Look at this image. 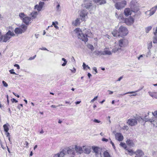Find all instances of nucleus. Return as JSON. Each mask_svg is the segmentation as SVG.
<instances>
[{
	"label": "nucleus",
	"instance_id": "obj_16",
	"mask_svg": "<svg viewBox=\"0 0 157 157\" xmlns=\"http://www.w3.org/2000/svg\"><path fill=\"white\" fill-rule=\"evenodd\" d=\"M83 152H84V153L87 154H89L90 153V147L86 146H83Z\"/></svg>",
	"mask_w": 157,
	"mask_h": 157
},
{
	"label": "nucleus",
	"instance_id": "obj_4",
	"mask_svg": "<svg viewBox=\"0 0 157 157\" xmlns=\"http://www.w3.org/2000/svg\"><path fill=\"white\" fill-rule=\"evenodd\" d=\"M15 35L13 32L9 30L5 34L2 35L1 42H6L11 38V36H14Z\"/></svg>",
	"mask_w": 157,
	"mask_h": 157
},
{
	"label": "nucleus",
	"instance_id": "obj_19",
	"mask_svg": "<svg viewBox=\"0 0 157 157\" xmlns=\"http://www.w3.org/2000/svg\"><path fill=\"white\" fill-rule=\"evenodd\" d=\"M141 90V89H139V90L135 91H131V92H128L127 93L122 94H121L120 95H124L126 94H132V95L133 96H136L137 95V94L136 93V92H138L139 91H140Z\"/></svg>",
	"mask_w": 157,
	"mask_h": 157
},
{
	"label": "nucleus",
	"instance_id": "obj_35",
	"mask_svg": "<svg viewBox=\"0 0 157 157\" xmlns=\"http://www.w3.org/2000/svg\"><path fill=\"white\" fill-rule=\"evenodd\" d=\"M152 27L151 26H149L146 27L145 29V31L146 33H148L151 30Z\"/></svg>",
	"mask_w": 157,
	"mask_h": 157
},
{
	"label": "nucleus",
	"instance_id": "obj_64",
	"mask_svg": "<svg viewBox=\"0 0 157 157\" xmlns=\"http://www.w3.org/2000/svg\"><path fill=\"white\" fill-rule=\"evenodd\" d=\"M40 49L43 50H47L48 51L47 49L45 47H43L41 48H40Z\"/></svg>",
	"mask_w": 157,
	"mask_h": 157
},
{
	"label": "nucleus",
	"instance_id": "obj_2",
	"mask_svg": "<svg viewBox=\"0 0 157 157\" xmlns=\"http://www.w3.org/2000/svg\"><path fill=\"white\" fill-rule=\"evenodd\" d=\"M74 32L79 39L82 40V41H84L85 42L88 41V39L87 34H84L83 33H82L80 28L76 29H75Z\"/></svg>",
	"mask_w": 157,
	"mask_h": 157
},
{
	"label": "nucleus",
	"instance_id": "obj_52",
	"mask_svg": "<svg viewBox=\"0 0 157 157\" xmlns=\"http://www.w3.org/2000/svg\"><path fill=\"white\" fill-rule=\"evenodd\" d=\"M151 55V52L150 50L146 54V56L147 57H149Z\"/></svg>",
	"mask_w": 157,
	"mask_h": 157
},
{
	"label": "nucleus",
	"instance_id": "obj_63",
	"mask_svg": "<svg viewBox=\"0 0 157 157\" xmlns=\"http://www.w3.org/2000/svg\"><path fill=\"white\" fill-rule=\"evenodd\" d=\"M2 34L1 32L0 31V42H1L2 39Z\"/></svg>",
	"mask_w": 157,
	"mask_h": 157
},
{
	"label": "nucleus",
	"instance_id": "obj_55",
	"mask_svg": "<svg viewBox=\"0 0 157 157\" xmlns=\"http://www.w3.org/2000/svg\"><path fill=\"white\" fill-rule=\"evenodd\" d=\"M36 55H35L33 57H31L29 58V60H31L34 59L36 57Z\"/></svg>",
	"mask_w": 157,
	"mask_h": 157
},
{
	"label": "nucleus",
	"instance_id": "obj_47",
	"mask_svg": "<svg viewBox=\"0 0 157 157\" xmlns=\"http://www.w3.org/2000/svg\"><path fill=\"white\" fill-rule=\"evenodd\" d=\"M13 71H14L13 69H10L9 71V72L11 74H15V75H18V74H17V73H16L15 72Z\"/></svg>",
	"mask_w": 157,
	"mask_h": 157
},
{
	"label": "nucleus",
	"instance_id": "obj_21",
	"mask_svg": "<svg viewBox=\"0 0 157 157\" xmlns=\"http://www.w3.org/2000/svg\"><path fill=\"white\" fill-rule=\"evenodd\" d=\"M14 32L16 34H19L22 33L23 30L22 29L20 28H17L15 29Z\"/></svg>",
	"mask_w": 157,
	"mask_h": 157
},
{
	"label": "nucleus",
	"instance_id": "obj_45",
	"mask_svg": "<svg viewBox=\"0 0 157 157\" xmlns=\"http://www.w3.org/2000/svg\"><path fill=\"white\" fill-rule=\"evenodd\" d=\"M127 152H128L129 153L130 155H132L134 153L133 151L132 150H128V149H127Z\"/></svg>",
	"mask_w": 157,
	"mask_h": 157
},
{
	"label": "nucleus",
	"instance_id": "obj_37",
	"mask_svg": "<svg viewBox=\"0 0 157 157\" xmlns=\"http://www.w3.org/2000/svg\"><path fill=\"white\" fill-rule=\"evenodd\" d=\"M62 60L64 61V63L62 64V65L63 66H65L67 63V61L64 58H62Z\"/></svg>",
	"mask_w": 157,
	"mask_h": 157
},
{
	"label": "nucleus",
	"instance_id": "obj_1",
	"mask_svg": "<svg viewBox=\"0 0 157 157\" xmlns=\"http://www.w3.org/2000/svg\"><path fill=\"white\" fill-rule=\"evenodd\" d=\"M128 33V30L125 27L121 26L118 29H115L112 32L113 36L114 37H123L126 36Z\"/></svg>",
	"mask_w": 157,
	"mask_h": 157
},
{
	"label": "nucleus",
	"instance_id": "obj_56",
	"mask_svg": "<svg viewBox=\"0 0 157 157\" xmlns=\"http://www.w3.org/2000/svg\"><path fill=\"white\" fill-rule=\"evenodd\" d=\"M97 69H93L92 71L94 75H95L96 73H98V71H97Z\"/></svg>",
	"mask_w": 157,
	"mask_h": 157
},
{
	"label": "nucleus",
	"instance_id": "obj_26",
	"mask_svg": "<svg viewBox=\"0 0 157 157\" xmlns=\"http://www.w3.org/2000/svg\"><path fill=\"white\" fill-rule=\"evenodd\" d=\"M103 55H111L112 54L111 52L109 50H104L103 51Z\"/></svg>",
	"mask_w": 157,
	"mask_h": 157
},
{
	"label": "nucleus",
	"instance_id": "obj_15",
	"mask_svg": "<svg viewBox=\"0 0 157 157\" xmlns=\"http://www.w3.org/2000/svg\"><path fill=\"white\" fill-rule=\"evenodd\" d=\"M75 150L77 152H78L80 154H81L83 152V147H82L80 146L75 145Z\"/></svg>",
	"mask_w": 157,
	"mask_h": 157
},
{
	"label": "nucleus",
	"instance_id": "obj_5",
	"mask_svg": "<svg viewBox=\"0 0 157 157\" xmlns=\"http://www.w3.org/2000/svg\"><path fill=\"white\" fill-rule=\"evenodd\" d=\"M130 7L132 9V11L136 12L139 10V5L136 0H132L130 3Z\"/></svg>",
	"mask_w": 157,
	"mask_h": 157
},
{
	"label": "nucleus",
	"instance_id": "obj_8",
	"mask_svg": "<svg viewBox=\"0 0 157 157\" xmlns=\"http://www.w3.org/2000/svg\"><path fill=\"white\" fill-rule=\"evenodd\" d=\"M87 12L84 10H81L80 13V16L81 17L82 21H85V18H87Z\"/></svg>",
	"mask_w": 157,
	"mask_h": 157
},
{
	"label": "nucleus",
	"instance_id": "obj_59",
	"mask_svg": "<svg viewBox=\"0 0 157 157\" xmlns=\"http://www.w3.org/2000/svg\"><path fill=\"white\" fill-rule=\"evenodd\" d=\"M11 101H12V102L13 103V102H15L16 103L17 102H18V101L16 100L14 98H12L11 99Z\"/></svg>",
	"mask_w": 157,
	"mask_h": 157
},
{
	"label": "nucleus",
	"instance_id": "obj_43",
	"mask_svg": "<svg viewBox=\"0 0 157 157\" xmlns=\"http://www.w3.org/2000/svg\"><path fill=\"white\" fill-rule=\"evenodd\" d=\"M152 113L155 118H157V111H155L154 112H152Z\"/></svg>",
	"mask_w": 157,
	"mask_h": 157
},
{
	"label": "nucleus",
	"instance_id": "obj_39",
	"mask_svg": "<svg viewBox=\"0 0 157 157\" xmlns=\"http://www.w3.org/2000/svg\"><path fill=\"white\" fill-rule=\"evenodd\" d=\"M120 145L121 147H122L125 149H126L127 148V146L125 143H121Z\"/></svg>",
	"mask_w": 157,
	"mask_h": 157
},
{
	"label": "nucleus",
	"instance_id": "obj_23",
	"mask_svg": "<svg viewBox=\"0 0 157 157\" xmlns=\"http://www.w3.org/2000/svg\"><path fill=\"white\" fill-rule=\"evenodd\" d=\"M127 21H128L129 22L128 24H132L134 22V19L132 17H131L128 19H126L125 20V22H126Z\"/></svg>",
	"mask_w": 157,
	"mask_h": 157
},
{
	"label": "nucleus",
	"instance_id": "obj_31",
	"mask_svg": "<svg viewBox=\"0 0 157 157\" xmlns=\"http://www.w3.org/2000/svg\"><path fill=\"white\" fill-rule=\"evenodd\" d=\"M153 40V42L154 44L157 43V35H154Z\"/></svg>",
	"mask_w": 157,
	"mask_h": 157
},
{
	"label": "nucleus",
	"instance_id": "obj_62",
	"mask_svg": "<svg viewBox=\"0 0 157 157\" xmlns=\"http://www.w3.org/2000/svg\"><path fill=\"white\" fill-rule=\"evenodd\" d=\"M14 66L17 67V69H20V66L18 64H15L14 65Z\"/></svg>",
	"mask_w": 157,
	"mask_h": 157
},
{
	"label": "nucleus",
	"instance_id": "obj_38",
	"mask_svg": "<svg viewBox=\"0 0 157 157\" xmlns=\"http://www.w3.org/2000/svg\"><path fill=\"white\" fill-rule=\"evenodd\" d=\"M88 47L92 51H93L94 49V46L91 44H89L88 45Z\"/></svg>",
	"mask_w": 157,
	"mask_h": 157
},
{
	"label": "nucleus",
	"instance_id": "obj_51",
	"mask_svg": "<svg viewBox=\"0 0 157 157\" xmlns=\"http://www.w3.org/2000/svg\"><path fill=\"white\" fill-rule=\"evenodd\" d=\"M153 29L154 30V32L153 33L154 35H157V27L155 29Z\"/></svg>",
	"mask_w": 157,
	"mask_h": 157
},
{
	"label": "nucleus",
	"instance_id": "obj_12",
	"mask_svg": "<svg viewBox=\"0 0 157 157\" xmlns=\"http://www.w3.org/2000/svg\"><path fill=\"white\" fill-rule=\"evenodd\" d=\"M115 139L119 141H122L123 140V136L120 133H117L115 134Z\"/></svg>",
	"mask_w": 157,
	"mask_h": 157
},
{
	"label": "nucleus",
	"instance_id": "obj_27",
	"mask_svg": "<svg viewBox=\"0 0 157 157\" xmlns=\"http://www.w3.org/2000/svg\"><path fill=\"white\" fill-rule=\"evenodd\" d=\"M38 14V12L36 11L32 12L30 14L31 16L33 17V18H35Z\"/></svg>",
	"mask_w": 157,
	"mask_h": 157
},
{
	"label": "nucleus",
	"instance_id": "obj_34",
	"mask_svg": "<svg viewBox=\"0 0 157 157\" xmlns=\"http://www.w3.org/2000/svg\"><path fill=\"white\" fill-rule=\"evenodd\" d=\"M42 8L39 6L38 5H36L35 6V9H36L39 11H40Z\"/></svg>",
	"mask_w": 157,
	"mask_h": 157
},
{
	"label": "nucleus",
	"instance_id": "obj_18",
	"mask_svg": "<svg viewBox=\"0 0 157 157\" xmlns=\"http://www.w3.org/2000/svg\"><path fill=\"white\" fill-rule=\"evenodd\" d=\"M132 10L131 11L130 9L129 8H126L124 10V13L125 15L126 16H128L129 15H131V14Z\"/></svg>",
	"mask_w": 157,
	"mask_h": 157
},
{
	"label": "nucleus",
	"instance_id": "obj_7",
	"mask_svg": "<svg viewBox=\"0 0 157 157\" xmlns=\"http://www.w3.org/2000/svg\"><path fill=\"white\" fill-rule=\"evenodd\" d=\"M75 148L72 147L64 148V151L66 152V154L67 153L71 156H74L75 155Z\"/></svg>",
	"mask_w": 157,
	"mask_h": 157
},
{
	"label": "nucleus",
	"instance_id": "obj_13",
	"mask_svg": "<svg viewBox=\"0 0 157 157\" xmlns=\"http://www.w3.org/2000/svg\"><path fill=\"white\" fill-rule=\"evenodd\" d=\"M66 154V152L64 151V149L62 151L60 152L57 154L55 155L54 157H64V155Z\"/></svg>",
	"mask_w": 157,
	"mask_h": 157
},
{
	"label": "nucleus",
	"instance_id": "obj_25",
	"mask_svg": "<svg viewBox=\"0 0 157 157\" xmlns=\"http://www.w3.org/2000/svg\"><path fill=\"white\" fill-rule=\"evenodd\" d=\"M8 126H9V125L8 123L5 124L3 125V127L5 131L6 132H8V131L9 129L8 127Z\"/></svg>",
	"mask_w": 157,
	"mask_h": 157
},
{
	"label": "nucleus",
	"instance_id": "obj_54",
	"mask_svg": "<svg viewBox=\"0 0 157 157\" xmlns=\"http://www.w3.org/2000/svg\"><path fill=\"white\" fill-rule=\"evenodd\" d=\"M118 18L119 19H123L124 17L122 14H120V15L118 17Z\"/></svg>",
	"mask_w": 157,
	"mask_h": 157
},
{
	"label": "nucleus",
	"instance_id": "obj_57",
	"mask_svg": "<svg viewBox=\"0 0 157 157\" xmlns=\"http://www.w3.org/2000/svg\"><path fill=\"white\" fill-rule=\"evenodd\" d=\"M52 25H53L54 27L56 29L58 28V27L55 24V23L54 22H52Z\"/></svg>",
	"mask_w": 157,
	"mask_h": 157
},
{
	"label": "nucleus",
	"instance_id": "obj_60",
	"mask_svg": "<svg viewBox=\"0 0 157 157\" xmlns=\"http://www.w3.org/2000/svg\"><path fill=\"white\" fill-rule=\"evenodd\" d=\"M98 98V96H97L95 97L94 99H92L91 101V102H93L94 101H95V100H96L97 98Z\"/></svg>",
	"mask_w": 157,
	"mask_h": 157
},
{
	"label": "nucleus",
	"instance_id": "obj_10",
	"mask_svg": "<svg viewBox=\"0 0 157 157\" xmlns=\"http://www.w3.org/2000/svg\"><path fill=\"white\" fill-rule=\"evenodd\" d=\"M127 122L129 125L132 126L137 124V121L136 119L131 118L128 120Z\"/></svg>",
	"mask_w": 157,
	"mask_h": 157
},
{
	"label": "nucleus",
	"instance_id": "obj_42",
	"mask_svg": "<svg viewBox=\"0 0 157 157\" xmlns=\"http://www.w3.org/2000/svg\"><path fill=\"white\" fill-rule=\"evenodd\" d=\"M82 66L83 67V69H85V68L87 67V69H90V67L88 65H86L84 63H83Z\"/></svg>",
	"mask_w": 157,
	"mask_h": 157
},
{
	"label": "nucleus",
	"instance_id": "obj_17",
	"mask_svg": "<svg viewBox=\"0 0 157 157\" xmlns=\"http://www.w3.org/2000/svg\"><path fill=\"white\" fill-rule=\"evenodd\" d=\"M31 18L28 17H25L23 18V21L26 25H28L29 22L31 21Z\"/></svg>",
	"mask_w": 157,
	"mask_h": 157
},
{
	"label": "nucleus",
	"instance_id": "obj_29",
	"mask_svg": "<svg viewBox=\"0 0 157 157\" xmlns=\"http://www.w3.org/2000/svg\"><path fill=\"white\" fill-rule=\"evenodd\" d=\"M124 40H120L119 41V46L120 48L124 46Z\"/></svg>",
	"mask_w": 157,
	"mask_h": 157
},
{
	"label": "nucleus",
	"instance_id": "obj_49",
	"mask_svg": "<svg viewBox=\"0 0 157 157\" xmlns=\"http://www.w3.org/2000/svg\"><path fill=\"white\" fill-rule=\"evenodd\" d=\"M145 56V55H140L139 57H138V60H140V59H141V60H143V56Z\"/></svg>",
	"mask_w": 157,
	"mask_h": 157
},
{
	"label": "nucleus",
	"instance_id": "obj_22",
	"mask_svg": "<svg viewBox=\"0 0 157 157\" xmlns=\"http://www.w3.org/2000/svg\"><path fill=\"white\" fill-rule=\"evenodd\" d=\"M121 50V48L119 46L116 47L113 49V52L116 53L117 52H120Z\"/></svg>",
	"mask_w": 157,
	"mask_h": 157
},
{
	"label": "nucleus",
	"instance_id": "obj_40",
	"mask_svg": "<svg viewBox=\"0 0 157 157\" xmlns=\"http://www.w3.org/2000/svg\"><path fill=\"white\" fill-rule=\"evenodd\" d=\"M152 47V43L151 42L148 45L147 48L148 50H150V49H151Z\"/></svg>",
	"mask_w": 157,
	"mask_h": 157
},
{
	"label": "nucleus",
	"instance_id": "obj_36",
	"mask_svg": "<svg viewBox=\"0 0 157 157\" xmlns=\"http://www.w3.org/2000/svg\"><path fill=\"white\" fill-rule=\"evenodd\" d=\"M19 16L21 19H23V18L25 17V15L23 13H21L19 14Z\"/></svg>",
	"mask_w": 157,
	"mask_h": 157
},
{
	"label": "nucleus",
	"instance_id": "obj_53",
	"mask_svg": "<svg viewBox=\"0 0 157 157\" xmlns=\"http://www.w3.org/2000/svg\"><path fill=\"white\" fill-rule=\"evenodd\" d=\"M2 83L4 86L6 87H7L8 86V84L4 81H2Z\"/></svg>",
	"mask_w": 157,
	"mask_h": 157
},
{
	"label": "nucleus",
	"instance_id": "obj_24",
	"mask_svg": "<svg viewBox=\"0 0 157 157\" xmlns=\"http://www.w3.org/2000/svg\"><path fill=\"white\" fill-rule=\"evenodd\" d=\"M80 23V19L79 18H77L74 21L72 22L73 25L76 26L79 24Z\"/></svg>",
	"mask_w": 157,
	"mask_h": 157
},
{
	"label": "nucleus",
	"instance_id": "obj_48",
	"mask_svg": "<svg viewBox=\"0 0 157 157\" xmlns=\"http://www.w3.org/2000/svg\"><path fill=\"white\" fill-rule=\"evenodd\" d=\"M57 3H58V5L56 6V9L57 11H59V9L60 8V6L58 2H57Z\"/></svg>",
	"mask_w": 157,
	"mask_h": 157
},
{
	"label": "nucleus",
	"instance_id": "obj_11",
	"mask_svg": "<svg viewBox=\"0 0 157 157\" xmlns=\"http://www.w3.org/2000/svg\"><path fill=\"white\" fill-rule=\"evenodd\" d=\"M92 148L94 152L95 153V155L97 156L98 155L100 154L101 157H102L101 156V149L98 147H92Z\"/></svg>",
	"mask_w": 157,
	"mask_h": 157
},
{
	"label": "nucleus",
	"instance_id": "obj_14",
	"mask_svg": "<svg viewBox=\"0 0 157 157\" xmlns=\"http://www.w3.org/2000/svg\"><path fill=\"white\" fill-rule=\"evenodd\" d=\"M134 153L136 155L135 157H141L144 155V152L140 150H137L134 152Z\"/></svg>",
	"mask_w": 157,
	"mask_h": 157
},
{
	"label": "nucleus",
	"instance_id": "obj_9",
	"mask_svg": "<svg viewBox=\"0 0 157 157\" xmlns=\"http://www.w3.org/2000/svg\"><path fill=\"white\" fill-rule=\"evenodd\" d=\"M157 10V5L152 8L151 9L148 11H147L145 12L146 14H147L150 12L149 14L150 16L153 15L156 12Z\"/></svg>",
	"mask_w": 157,
	"mask_h": 157
},
{
	"label": "nucleus",
	"instance_id": "obj_6",
	"mask_svg": "<svg viewBox=\"0 0 157 157\" xmlns=\"http://www.w3.org/2000/svg\"><path fill=\"white\" fill-rule=\"evenodd\" d=\"M126 5V1L125 0H123L121 2L116 3L115 4L114 6L117 9L119 10L124 7Z\"/></svg>",
	"mask_w": 157,
	"mask_h": 157
},
{
	"label": "nucleus",
	"instance_id": "obj_44",
	"mask_svg": "<svg viewBox=\"0 0 157 157\" xmlns=\"http://www.w3.org/2000/svg\"><path fill=\"white\" fill-rule=\"evenodd\" d=\"M106 3L105 0H101L99 2V4L101 5L102 4H105Z\"/></svg>",
	"mask_w": 157,
	"mask_h": 157
},
{
	"label": "nucleus",
	"instance_id": "obj_20",
	"mask_svg": "<svg viewBox=\"0 0 157 157\" xmlns=\"http://www.w3.org/2000/svg\"><path fill=\"white\" fill-rule=\"evenodd\" d=\"M148 94L152 98L156 99L157 98V92H149Z\"/></svg>",
	"mask_w": 157,
	"mask_h": 157
},
{
	"label": "nucleus",
	"instance_id": "obj_3",
	"mask_svg": "<svg viewBox=\"0 0 157 157\" xmlns=\"http://www.w3.org/2000/svg\"><path fill=\"white\" fill-rule=\"evenodd\" d=\"M82 6L90 10H95L96 7L95 4H92L91 0H85L84 4L82 5Z\"/></svg>",
	"mask_w": 157,
	"mask_h": 157
},
{
	"label": "nucleus",
	"instance_id": "obj_33",
	"mask_svg": "<svg viewBox=\"0 0 157 157\" xmlns=\"http://www.w3.org/2000/svg\"><path fill=\"white\" fill-rule=\"evenodd\" d=\"M127 144L130 146H132L133 144L132 141L130 140H128L126 141Z\"/></svg>",
	"mask_w": 157,
	"mask_h": 157
},
{
	"label": "nucleus",
	"instance_id": "obj_28",
	"mask_svg": "<svg viewBox=\"0 0 157 157\" xmlns=\"http://www.w3.org/2000/svg\"><path fill=\"white\" fill-rule=\"evenodd\" d=\"M95 54L97 56L103 55V51H95L94 52Z\"/></svg>",
	"mask_w": 157,
	"mask_h": 157
},
{
	"label": "nucleus",
	"instance_id": "obj_58",
	"mask_svg": "<svg viewBox=\"0 0 157 157\" xmlns=\"http://www.w3.org/2000/svg\"><path fill=\"white\" fill-rule=\"evenodd\" d=\"M94 121L96 123H99L101 122V121L96 119H94Z\"/></svg>",
	"mask_w": 157,
	"mask_h": 157
},
{
	"label": "nucleus",
	"instance_id": "obj_46",
	"mask_svg": "<svg viewBox=\"0 0 157 157\" xmlns=\"http://www.w3.org/2000/svg\"><path fill=\"white\" fill-rule=\"evenodd\" d=\"M44 2H40L39 3L38 6L42 8L43 6L44 5Z\"/></svg>",
	"mask_w": 157,
	"mask_h": 157
},
{
	"label": "nucleus",
	"instance_id": "obj_61",
	"mask_svg": "<svg viewBox=\"0 0 157 157\" xmlns=\"http://www.w3.org/2000/svg\"><path fill=\"white\" fill-rule=\"evenodd\" d=\"M102 141H105V142H106L108 141V139L104 138L102 139Z\"/></svg>",
	"mask_w": 157,
	"mask_h": 157
},
{
	"label": "nucleus",
	"instance_id": "obj_41",
	"mask_svg": "<svg viewBox=\"0 0 157 157\" xmlns=\"http://www.w3.org/2000/svg\"><path fill=\"white\" fill-rule=\"evenodd\" d=\"M21 28H22L24 31L25 30L27 29V26L25 25H22L21 26Z\"/></svg>",
	"mask_w": 157,
	"mask_h": 157
},
{
	"label": "nucleus",
	"instance_id": "obj_30",
	"mask_svg": "<svg viewBox=\"0 0 157 157\" xmlns=\"http://www.w3.org/2000/svg\"><path fill=\"white\" fill-rule=\"evenodd\" d=\"M104 157H111L109 153L106 151L103 152Z\"/></svg>",
	"mask_w": 157,
	"mask_h": 157
},
{
	"label": "nucleus",
	"instance_id": "obj_50",
	"mask_svg": "<svg viewBox=\"0 0 157 157\" xmlns=\"http://www.w3.org/2000/svg\"><path fill=\"white\" fill-rule=\"evenodd\" d=\"M109 140H110V143L112 144V146H113V148L115 149L116 148L114 144V143L111 140L110 138L109 139Z\"/></svg>",
	"mask_w": 157,
	"mask_h": 157
},
{
	"label": "nucleus",
	"instance_id": "obj_32",
	"mask_svg": "<svg viewBox=\"0 0 157 157\" xmlns=\"http://www.w3.org/2000/svg\"><path fill=\"white\" fill-rule=\"evenodd\" d=\"M154 121H155V118H151V119H150L145 118V121L146 122L149 121L152 123L153 122H154Z\"/></svg>",
	"mask_w": 157,
	"mask_h": 157
}]
</instances>
